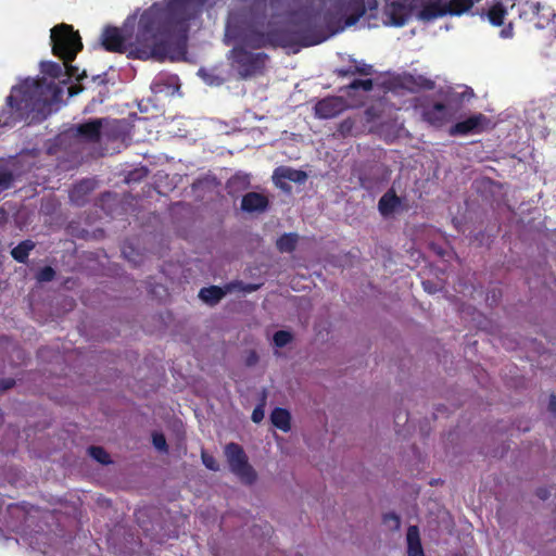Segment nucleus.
<instances>
[{
  "label": "nucleus",
  "mask_w": 556,
  "mask_h": 556,
  "mask_svg": "<svg viewBox=\"0 0 556 556\" xmlns=\"http://www.w3.org/2000/svg\"><path fill=\"white\" fill-rule=\"evenodd\" d=\"M336 0H249L229 15L227 28L242 22V41L252 49L306 48L338 34L342 8Z\"/></svg>",
  "instance_id": "nucleus-1"
},
{
  "label": "nucleus",
  "mask_w": 556,
  "mask_h": 556,
  "mask_svg": "<svg viewBox=\"0 0 556 556\" xmlns=\"http://www.w3.org/2000/svg\"><path fill=\"white\" fill-rule=\"evenodd\" d=\"M207 0H168L153 3L144 10L138 22L134 39L125 29L106 26L101 45L108 52L127 53L135 60L163 61L176 50L186 48L190 22L201 16Z\"/></svg>",
  "instance_id": "nucleus-2"
},
{
  "label": "nucleus",
  "mask_w": 556,
  "mask_h": 556,
  "mask_svg": "<svg viewBox=\"0 0 556 556\" xmlns=\"http://www.w3.org/2000/svg\"><path fill=\"white\" fill-rule=\"evenodd\" d=\"M45 76L59 79L63 76V64L53 61L40 63ZM61 88L54 80L42 78H26L11 88L5 104L0 111V126L12 127L20 122L40 123L51 112V105L61 96Z\"/></svg>",
  "instance_id": "nucleus-3"
},
{
  "label": "nucleus",
  "mask_w": 556,
  "mask_h": 556,
  "mask_svg": "<svg viewBox=\"0 0 556 556\" xmlns=\"http://www.w3.org/2000/svg\"><path fill=\"white\" fill-rule=\"evenodd\" d=\"M439 97L443 102L432 101L431 96H424L417 99L416 108L420 110L424 122L434 128H441L448 123L453 116L452 105H460L473 97L471 88L457 92L453 88L440 89Z\"/></svg>",
  "instance_id": "nucleus-4"
},
{
  "label": "nucleus",
  "mask_w": 556,
  "mask_h": 556,
  "mask_svg": "<svg viewBox=\"0 0 556 556\" xmlns=\"http://www.w3.org/2000/svg\"><path fill=\"white\" fill-rule=\"evenodd\" d=\"M229 60L239 77L248 79L264 74L269 56L265 52H252L242 45H236L230 50Z\"/></svg>",
  "instance_id": "nucleus-5"
},
{
  "label": "nucleus",
  "mask_w": 556,
  "mask_h": 556,
  "mask_svg": "<svg viewBox=\"0 0 556 556\" xmlns=\"http://www.w3.org/2000/svg\"><path fill=\"white\" fill-rule=\"evenodd\" d=\"M482 0H432L425 2L417 12V20L430 23L444 16H460L468 13Z\"/></svg>",
  "instance_id": "nucleus-6"
},
{
  "label": "nucleus",
  "mask_w": 556,
  "mask_h": 556,
  "mask_svg": "<svg viewBox=\"0 0 556 556\" xmlns=\"http://www.w3.org/2000/svg\"><path fill=\"white\" fill-rule=\"evenodd\" d=\"M52 53L65 62H73L79 51L83 50V42L77 30L72 25L60 24L51 29Z\"/></svg>",
  "instance_id": "nucleus-7"
},
{
  "label": "nucleus",
  "mask_w": 556,
  "mask_h": 556,
  "mask_svg": "<svg viewBox=\"0 0 556 556\" xmlns=\"http://www.w3.org/2000/svg\"><path fill=\"white\" fill-rule=\"evenodd\" d=\"M510 9L518 15L520 22L532 25L536 29L547 27L556 17L551 5L535 0H516Z\"/></svg>",
  "instance_id": "nucleus-8"
},
{
  "label": "nucleus",
  "mask_w": 556,
  "mask_h": 556,
  "mask_svg": "<svg viewBox=\"0 0 556 556\" xmlns=\"http://www.w3.org/2000/svg\"><path fill=\"white\" fill-rule=\"evenodd\" d=\"M104 118H90L70 126L59 136L61 142L97 143L101 140Z\"/></svg>",
  "instance_id": "nucleus-9"
},
{
  "label": "nucleus",
  "mask_w": 556,
  "mask_h": 556,
  "mask_svg": "<svg viewBox=\"0 0 556 556\" xmlns=\"http://www.w3.org/2000/svg\"><path fill=\"white\" fill-rule=\"evenodd\" d=\"M224 453L231 472L236 475L241 482L251 485L256 481V471L249 464L248 456L240 444L235 442L226 444Z\"/></svg>",
  "instance_id": "nucleus-10"
},
{
  "label": "nucleus",
  "mask_w": 556,
  "mask_h": 556,
  "mask_svg": "<svg viewBox=\"0 0 556 556\" xmlns=\"http://www.w3.org/2000/svg\"><path fill=\"white\" fill-rule=\"evenodd\" d=\"M340 2L342 15L340 17V25H344L338 33L343 31L346 27L355 25L361 17L364 16L367 10L375 11L378 9L377 0H336Z\"/></svg>",
  "instance_id": "nucleus-11"
},
{
  "label": "nucleus",
  "mask_w": 556,
  "mask_h": 556,
  "mask_svg": "<svg viewBox=\"0 0 556 556\" xmlns=\"http://www.w3.org/2000/svg\"><path fill=\"white\" fill-rule=\"evenodd\" d=\"M488 123V117L482 113H477L468 118L457 122L451 128L448 134L451 136H467L470 134H479L483 130L484 124Z\"/></svg>",
  "instance_id": "nucleus-12"
},
{
  "label": "nucleus",
  "mask_w": 556,
  "mask_h": 556,
  "mask_svg": "<svg viewBox=\"0 0 556 556\" xmlns=\"http://www.w3.org/2000/svg\"><path fill=\"white\" fill-rule=\"evenodd\" d=\"M413 3L406 1H392L386 5V14L392 26H404L413 14Z\"/></svg>",
  "instance_id": "nucleus-13"
},
{
  "label": "nucleus",
  "mask_w": 556,
  "mask_h": 556,
  "mask_svg": "<svg viewBox=\"0 0 556 556\" xmlns=\"http://www.w3.org/2000/svg\"><path fill=\"white\" fill-rule=\"evenodd\" d=\"M345 109V101L341 97L321 99L315 105V114L320 118H333Z\"/></svg>",
  "instance_id": "nucleus-14"
},
{
  "label": "nucleus",
  "mask_w": 556,
  "mask_h": 556,
  "mask_svg": "<svg viewBox=\"0 0 556 556\" xmlns=\"http://www.w3.org/2000/svg\"><path fill=\"white\" fill-rule=\"evenodd\" d=\"M273 178L276 185L283 190H290V186L285 181H292L295 184H303L307 179V174L301 169H294L288 166H279L274 170Z\"/></svg>",
  "instance_id": "nucleus-15"
},
{
  "label": "nucleus",
  "mask_w": 556,
  "mask_h": 556,
  "mask_svg": "<svg viewBox=\"0 0 556 556\" xmlns=\"http://www.w3.org/2000/svg\"><path fill=\"white\" fill-rule=\"evenodd\" d=\"M403 206V198L399 197L394 187H391L378 201V211L381 216L389 217L400 210H406Z\"/></svg>",
  "instance_id": "nucleus-16"
},
{
  "label": "nucleus",
  "mask_w": 556,
  "mask_h": 556,
  "mask_svg": "<svg viewBox=\"0 0 556 556\" xmlns=\"http://www.w3.org/2000/svg\"><path fill=\"white\" fill-rule=\"evenodd\" d=\"M507 15V7L504 0H493L489 9L482 10L481 17H486L491 25L503 26Z\"/></svg>",
  "instance_id": "nucleus-17"
},
{
  "label": "nucleus",
  "mask_w": 556,
  "mask_h": 556,
  "mask_svg": "<svg viewBox=\"0 0 556 556\" xmlns=\"http://www.w3.org/2000/svg\"><path fill=\"white\" fill-rule=\"evenodd\" d=\"M268 199L258 192H248L242 197L241 210L248 213L264 212L268 207Z\"/></svg>",
  "instance_id": "nucleus-18"
},
{
  "label": "nucleus",
  "mask_w": 556,
  "mask_h": 556,
  "mask_svg": "<svg viewBox=\"0 0 556 556\" xmlns=\"http://www.w3.org/2000/svg\"><path fill=\"white\" fill-rule=\"evenodd\" d=\"M93 187L94 184L90 179L77 182L70 192L71 201L78 206L84 205L87 202V195L93 190Z\"/></svg>",
  "instance_id": "nucleus-19"
},
{
  "label": "nucleus",
  "mask_w": 556,
  "mask_h": 556,
  "mask_svg": "<svg viewBox=\"0 0 556 556\" xmlns=\"http://www.w3.org/2000/svg\"><path fill=\"white\" fill-rule=\"evenodd\" d=\"M407 556H425L417 526H409L406 533Z\"/></svg>",
  "instance_id": "nucleus-20"
},
{
  "label": "nucleus",
  "mask_w": 556,
  "mask_h": 556,
  "mask_svg": "<svg viewBox=\"0 0 556 556\" xmlns=\"http://www.w3.org/2000/svg\"><path fill=\"white\" fill-rule=\"evenodd\" d=\"M270 421L276 428L283 432L291 429V415L286 408H274L270 414Z\"/></svg>",
  "instance_id": "nucleus-21"
},
{
  "label": "nucleus",
  "mask_w": 556,
  "mask_h": 556,
  "mask_svg": "<svg viewBox=\"0 0 556 556\" xmlns=\"http://www.w3.org/2000/svg\"><path fill=\"white\" fill-rule=\"evenodd\" d=\"M226 294V291L218 286H211L202 288L199 292V298L210 304H217Z\"/></svg>",
  "instance_id": "nucleus-22"
},
{
  "label": "nucleus",
  "mask_w": 556,
  "mask_h": 556,
  "mask_svg": "<svg viewBox=\"0 0 556 556\" xmlns=\"http://www.w3.org/2000/svg\"><path fill=\"white\" fill-rule=\"evenodd\" d=\"M35 242L27 239L20 242L15 248L12 249L11 255L18 263H26L30 251L35 249Z\"/></svg>",
  "instance_id": "nucleus-23"
},
{
  "label": "nucleus",
  "mask_w": 556,
  "mask_h": 556,
  "mask_svg": "<svg viewBox=\"0 0 556 556\" xmlns=\"http://www.w3.org/2000/svg\"><path fill=\"white\" fill-rule=\"evenodd\" d=\"M298 243V235L293 232L283 233L276 242L277 249L282 253H291L295 250Z\"/></svg>",
  "instance_id": "nucleus-24"
},
{
  "label": "nucleus",
  "mask_w": 556,
  "mask_h": 556,
  "mask_svg": "<svg viewBox=\"0 0 556 556\" xmlns=\"http://www.w3.org/2000/svg\"><path fill=\"white\" fill-rule=\"evenodd\" d=\"M89 455L102 465L112 463L110 454L102 447L92 445L88 448Z\"/></svg>",
  "instance_id": "nucleus-25"
},
{
  "label": "nucleus",
  "mask_w": 556,
  "mask_h": 556,
  "mask_svg": "<svg viewBox=\"0 0 556 556\" xmlns=\"http://www.w3.org/2000/svg\"><path fill=\"white\" fill-rule=\"evenodd\" d=\"M293 340V336L290 331L278 330L274 333L273 341L275 346L285 348Z\"/></svg>",
  "instance_id": "nucleus-26"
},
{
  "label": "nucleus",
  "mask_w": 556,
  "mask_h": 556,
  "mask_svg": "<svg viewBox=\"0 0 556 556\" xmlns=\"http://www.w3.org/2000/svg\"><path fill=\"white\" fill-rule=\"evenodd\" d=\"M63 76H66L67 78H76L77 80H83L87 77V74L85 71L79 73L78 67L71 64V62L63 61Z\"/></svg>",
  "instance_id": "nucleus-27"
},
{
  "label": "nucleus",
  "mask_w": 556,
  "mask_h": 556,
  "mask_svg": "<svg viewBox=\"0 0 556 556\" xmlns=\"http://www.w3.org/2000/svg\"><path fill=\"white\" fill-rule=\"evenodd\" d=\"M346 88L352 90L363 89L364 91H371L374 88V81L370 78L354 79Z\"/></svg>",
  "instance_id": "nucleus-28"
},
{
  "label": "nucleus",
  "mask_w": 556,
  "mask_h": 556,
  "mask_svg": "<svg viewBox=\"0 0 556 556\" xmlns=\"http://www.w3.org/2000/svg\"><path fill=\"white\" fill-rule=\"evenodd\" d=\"M55 277V270L51 266L40 268L36 274V279L39 282L52 281Z\"/></svg>",
  "instance_id": "nucleus-29"
},
{
  "label": "nucleus",
  "mask_w": 556,
  "mask_h": 556,
  "mask_svg": "<svg viewBox=\"0 0 556 556\" xmlns=\"http://www.w3.org/2000/svg\"><path fill=\"white\" fill-rule=\"evenodd\" d=\"M383 523L387 525L391 530H399L401 527V518L395 513H388L383 516Z\"/></svg>",
  "instance_id": "nucleus-30"
},
{
  "label": "nucleus",
  "mask_w": 556,
  "mask_h": 556,
  "mask_svg": "<svg viewBox=\"0 0 556 556\" xmlns=\"http://www.w3.org/2000/svg\"><path fill=\"white\" fill-rule=\"evenodd\" d=\"M351 61L353 63H356V65L354 66V72H356V74L358 75H362V76H370L374 74V67L372 65L370 64H367L365 62H357L356 60L354 59H351Z\"/></svg>",
  "instance_id": "nucleus-31"
},
{
  "label": "nucleus",
  "mask_w": 556,
  "mask_h": 556,
  "mask_svg": "<svg viewBox=\"0 0 556 556\" xmlns=\"http://www.w3.org/2000/svg\"><path fill=\"white\" fill-rule=\"evenodd\" d=\"M152 443H153L154 447L161 452L168 451L165 435L161 432H154L152 434Z\"/></svg>",
  "instance_id": "nucleus-32"
},
{
  "label": "nucleus",
  "mask_w": 556,
  "mask_h": 556,
  "mask_svg": "<svg viewBox=\"0 0 556 556\" xmlns=\"http://www.w3.org/2000/svg\"><path fill=\"white\" fill-rule=\"evenodd\" d=\"M201 459L203 465L213 471L219 470V465L213 455L207 454L205 451L201 453Z\"/></svg>",
  "instance_id": "nucleus-33"
},
{
  "label": "nucleus",
  "mask_w": 556,
  "mask_h": 556,
  "mask_svg": "<svg viewBox=\"0 0 556 556\" xmlns=\"http://www.w3.org/2000/svg\"><path fill=\"white\" fill-rule=\"evenodd\" d=\"M416 85L419 88L425 89V90H432L435 87V83L432 79L424 77V76L417 77Z\"/></svg>",
  "instance_id": "nucleus-34"
},
{
  "label": "nucleus",
  "mask_w": 556,
  "mask_h": 556,
  "mask_svg": "<svg viewBox=\"0 0 556 556\" xmlns=\"http://www.w3.org/2000/svg\"><path fill=\"white\" fill-rule=\"evenodd\" d=\"M200 75L202 76V78L208 84V85H222L223 84V79L217 77V76H214L213 74H208L206 73L204 70H200Z\"/></svg>",
  "instance_id": "nucleus-35"
},
{
  "label": "nucleus",
  "mask_w": 556,
  "mask_h": 556,
  "mask_svg": "<svg viewBox=\"0 0 556 556\" xmlns=\"http://www.w3.org/2000/svg\"><path fill=\"white\" fill-rule=\"evenodd\" d=\"M13 181V176L8 170H0V187L9 188Z\"/></svg>",
  "instance_id": "nucleus-36"
},
{
  "label": "nucleus",
  "mask_w": 556,
  "mask_h": 556,
  "mask_svg": "<svg viewBox=\"0 0 556 556\" xmlns=\"http://www.w3.org/2000/svg\"><path fill=\"white\" fill-rule=\"evenodd\" d=\"M16 384L15 379L13 378H2L0 379V394L12 389Z\"/></svg>",
  "instance_id": "nucleus-37"
},
{
  "label": "nucleus",
  "mask_w": 556,
  "mask_h": 556,
  "mask_svg": "<svg viewBox=\"0 0 556 556\" xmlns=\"http://www.w3.org/2000/svg\"><path fill=\"white\" fill-rule=\"evenodd\" d=\"M500 36L503 38V39H510L514 37V25H513V22H509L507 25H505L501 31H500Z\"/></svg>",
  "instance_id": "nucleus-38"
},
{
  "label": "nucleus",
  "mask_w": 556,
  "mask_h": 556,
  "mask_svg": "<svg viewBox=\"0 0 556 556\" xmlns=\"http://www.w3.org/2000/svg\"><path fill=\"white\" fill-rule=\"evenodd\" d=\"M359 186L361 188L365 190H371L375 186V182L367 176L361 175L359 176Z\"/></svg>",
  "instance_id": "nucleus-39"
},
{
  "label": "nucleus",
  "mask_w": 556,
  "mask_h": 556,
  "mask_svg": "<svg viewBox=\"0 0 556 556\" xmlns=\"http://www.w3.org/2000/svg\"><path fill=\"white\" fill-rule=\"evenodd\" d=\"M336 74L339 77H348V76L356 75V72H354V66H349V67H342V68L336 70Z\"/></svg>",
  "instance_id": "nucleus-40"
},
{
  "label": "nucleus",
  "mask_w": 556,
  "mask_h": 556,
  "mask_svg": "<svg viewBox=\"0 0 556 556\" xmlns=\"http://www.w3.org/2000/svg\"><path fill=\"white\" fill-rule=\"evenodd\" d=\"M353 126L354 122L351 118H346L340 124L339 131L341 134L350 132Z\"/></svg>",
  "instance_id": "nucleus-41"
},
{
  "label": "nucleus",
  "mask_w": 556,
  "mask_h": 556,
  "mask_svg": "<svg viewBox=\"0 0 556 556\" xmlns=\"http://www.w3.org/2000/svg\"><path fill=\"white\" fill-rule=\"evenodd\" d=\"M258 362V355L255 351H250L245 358V365L252 367Z\"/></svg>",
  "instance_id": "nucleus-42"
},
{
  "label": "nucleus",
  "mask_w": 556,
  "mask_h": 556,
  "mask_svg": "<svg viewBox=\"0 0 556 556\" xmlns=\"http://www.w3.org/2000/svg\"><path fill=\"white\" fill-rule=\"evenodd\" d=\"M551 493H552L551 488H546V486L539 488L536 490L538 497L543 500V501L547 500L551 496Z\"/></svg>",
  "instance_id": "nucleus-43"
},
{
  "label": "nucleus",
  "mask_w": 556,
  "mask_h": 556,
  "mask_svg": "<svg viewBox=\"0 0 556 556\" xmlns=\"http://www.w3.org/2000/svg\"><path fill=\"white\" fill-rule=\"evenodd\" d=\"M264 418V410L262 407H255L252 412V420L254 422H260Z\"/></svg>",
  "instance_id": "nucleus-44"
},
{
  "label": "nucleus",
  "mask_w": 556,
  "mask_h": 556,
  "mask_svg": "<svg viewBox=\"0 0 556 556\" xmlns=\"http://www.w3.org/2000/svg\"><path fill=\"white\" fill-rule=\"evenodd\" d=\"M548 410L551 413H553L554 415H556V395L555 394H551L549 395V400H548Z\"/></svg>",
  "instance_id": "nucleus-45"
},
{
  "label": "nucleus",
  "mask_w": 556,
  "mask_h": 556,
  "mask_svg": "<svg viewBox=\"0 0 556 556\" xmlns=\"http://www.w3.org/2000/svg\"><path fill=\"white\" fill-rule=\"evenodd\" d=\"M424 289L428 291L429 293H433L435 291L434 288H432V283L430 281H424L422 282Z\"/></svg>",
  "instance_id": "nucleus-46"
},
{
  "label": "nucleus",
  "mask_w": 556,
  "mask_h": 556,
  "mask_svg": "<svg viewBox=\"0 0 556 556\" xmlns=\"http://www.w3.org/2000/svg\"><path fill=\"white\" fill-rule=\"evenodd\" d=\"M258 286L256 285H247L242 288L243 291L245 292H253L255 290H257Z\"/></svg>",
  "instance_id": "nucleus-47"
},
{
  "label": "nucleus",
  "mask_w": 556,
  "mask_h": 556,
  "mask_svg": "<svg viewBox=\"0 0 556 556\" xmlns=\"http://www.w3.org/2000/svg\"><path fill=\"white\" fill-rule=\"evenodd\" d=\"M105 76H106L105 74L97 75V76H94L92 79H93V80H98L100 85H103V84H105V81H106V80H105Z\"/></svg>",
  "instance_id": "nucleus-48"
},
{
  "label": "nucleus",
  "mask_w": 556,
  "mask_h": 556,
  "mask_svg": "<svg viewBox=\"0 0 556 556\" xmlns=\"http://www.w3.org/2000/svg\"><path fill=\"white\" fill-rule=\"evenodd\" d=\"M394 420H395V424H396V425H399V424H400V421L402 420V415H401V413H399V414L395 416V419H394Z\"/></svg>",
  "instance_id": "nucleus-49"
},
{
  "label": "nucleus",
  "mask_w": 556,
  "mask_h": 556,
  "mask_svg": "<svg viewBox=\"0 0 556 556\" xmlns=\"http://www.w3.org/2000/svg\"><path fill=\"white\" fill-rule=\"evenodd\" d=\"M79 91H80V89L74 90V87H73V88H71L70 93H71V94H76V93H78Z\"/></svg>",
  "instance_id": "nucleus-50"
},
{
  "label": "nucleus",
  "mask_w": 556,
  "mask_h": 556,
  "mask_svg": "<svg viewBox=\"0 0 556 556\" xmlns=\"http://www.w3.org/2000/svg\"><path fill=\"white\" fill-rule=\"evenodd\" d=\"M132 176H134V173H130V174L128 175V177H127V181H131V180H134L135 178H132Z\"/></svg>",
  "instance_id": "nucleus-51"
},
{
  "label": "nucleus",
  "mask_w": 556,
  "mask_h": 556,
  "mask_svg": "<svg viewBox=\"0 0 556 556\" xmlns=\"http://www.w3.org/2000/svg\"><path fill=\"white\" fill-rule=\"evenodd\" d=\"M493 300L495 301V291L492 292Z\"/></svg>",
  "instance_id": "nucleus-52"
},
{
  "label": "nucleus",
  "mask_w": 556,
  "mask_h": 556,
  "mask_svg": "<svg viewBox=\"0 0 556 556\" xmlns=\"http://www.w3.org/2000/svg\"><path fill=\"white\" fill-rule=\"evenodd\" d=\"M408 420L407 415L404 416V422Z\"/></svg>",
  "instance_id": "nucleus-53"
}]
</instances>
